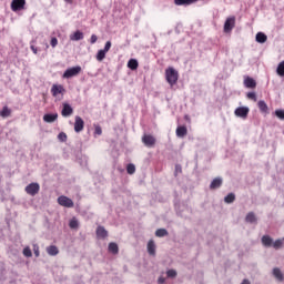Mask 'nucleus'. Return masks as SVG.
Wrapping results in <instances>:
<instances>
[{"instance_id":"nucleus-1","label":"nucleus","mask_w":284,"mask_h":284,"mask_svg":"<svg viewBox=\"0 0 284 284\" xmlns=\"http://www.w3.org/2000/svg\"><path fill=\"white\" fill-rule=\"evenodd\" d=\"M165 79L170 85H176V81H179V71L173 67H169L165 70Z\"/></svg>"},{"instance_id":"nucleus-2","label":"nucleus","mask_w":284,"mask_h":284,"mask_svg":"<svg viewBox=\"0 0 284 284\" xmlns=\"http://www.w3.org/2000/svg\"><path fill=\"white\" fill-rule=\"evenodd\" d=\"M40 190L41 185H39L37 182L30 183L24 187V191L29 194V196H37Z\"/></svg>"},{"instance_id":"nucleus-3","label":"nucleus","mask_w":284,"mask_h":284,"mask_svg":"<svg viewBox=\"0 0 284 284\" xmlns=\"http://www.w3.org/2000/svg\"><path fill=\"white\" fill-rule=\"evenodd\" d=\"M78 74H81V67H79V65L67 69L64 71L62 78L63 79H72V77H78Z\"/></svg>"},{"instance_id":"nucleus-4","label":"nucleus","mask_w":284,"mask_h":284,"mask_svg":"<svg viewBox=\"0 0 284 284\" xmlns=\"http://www.w3.org/2000/svg\"><path fill=\"white\" fill-rule=\"evenodd\" d=\"M11 10L12 12H21V10H26V0H12Z\"/></svg>"},{"instance_id":"nucleus-5","label":"nucleus","mask_w":284,"mask_h":284,"mask_svg":"<svg viewBox=\"0 0 284 284\" xmlns=\"http://www.w3.org/2000/svg\"><path fill=\"white\" fill-rule=\"evenodd\" d=\"M58 203L62 207H74V202L72 201V199H70V197H68L65 195L59 196L58 197Z\"/></svg>"},{"instance_id":"nucleus-6","label":"nucleus","mask_w":284,"mask_h":284,"mask_svg":"<svg viewBox=\"0 0 284 284\" xmlns=\"http://www.w3.org/2000/svg\"><path fill=\"white\" fill-rule=\"evenodd\" d=\"M142 143H144L146 148H154V145H156V139L153 135L144 134L142 136Z\"/></svg>"},{"instance_id":"nucleus-7","label":"nucleus","mask_w":284,"mask_h":284,"mask_svg":"<svg viewBox=\"0 0 284 284\" xmlns=\"http://www.w3.org/2000/svg\"><path fill=\"white\" fill-rule=\"evenodd\" d=\"M236 24V18H227L226 22L224 23V33H232L233 29Z\"/></svg>"},{"instance_id":"nucleus-8","label":"nucleus","mask_w":284,"mask_h":284,"mask_svg":"<svg viewBox=\"0 0 284 284\" xmlns=\"http://www.w3.org/2000/svg\"><path fill=\"white\" fill-rule=\"evenodd\" d=\"M248 113H250L248 106H239L237 109H235V115L237 118H242L243 120H246V118L248 116Z\"/></svg>"},{"instance_id":"nucleus-9","label":"nucleus","mask_w":284,"mask_h":284,"mask_svg":"<svg viewBox=\"0 0 284 284\" xmlns=\"http://www.w3.org/2000/svg\"><path fill=\"white\" fill-rule=\"evenodd\" d=\"M83 128H85V122L81 116L77 115L74 122V132H83Z\"/></svg>"},{"instance_id":"nucleus-10","label":"nucleus","mask_w":284,"mask_h":284,"mask_svg":"<svg viewBox=\"0 0 284 284\" xmlns=\"http://www.w3.org/2000/svg\"><path fill=\"white\" fill-rule=\"evenodd\" d=\"M65 92V89L61 84H53L51 88L52 97H59V94H63Z\"/></svg>"},{"instance_id":"nucleus-11","label":"nucleus","mask_w":284,"mask_h":284,"mask_svg":"<svg viewBox=\"0 0 284 284\" xmlns=\"http://www.w3.org/2000/svg\"><path fill=\"white\" fill-rule=\"evenodd\" d=\"M74 113V109L69 103H63V108L61 111L62 116H72Z\"/></svg>"},{"instance_id":"nucleus-12","label":"nucleus","mask_w":284,"mask_h":284,"mask_svg":"<svg viewBox=\"0 0 284 284\" xmlns=\"http://www.w3.org/2000/svg\"><path fill=\"white\" fill-rule=\"evenodd\" d=\"M59 119V113H47L43 115L44 123H54Z\"/></svg>"},{"instance_id":"nucleus-13","label":"nucleus","mask_w":284,"mask_h":284,"mask_svg":"<svg viewBox=\"0 0 284 284\" xmlns=\"http://www.w3.org/2000/svg\"><path fill=\"white\" fill-rule=\"evenodd\" d=\"M95 234L98 239H108V230L104 226H98Z\"/></svg>"},{"instance_id":"nucleus-14","label":"nucleus","mask_w":284,"mask_h":284,"mask_svg":"<svg viewBox=\"0 0 284 284\" xmlns=\"http://www.w3.org/2000/svg\"><path fill=\"white\" fill-rule=\"evenodd\" d=\"M148 253L151 256H154L156 254V244L154 243V240H150L148 242Z\"/></svg>"},{"instance_id":"nucleus-15","label":"nucleus","mask_w":284,"mask_h":284,"mask_svg":"<svg viewBox=\"0 0 284 284\" xmlns=\"http://www.w3.org/2000/svg\"><path fill=\"white\" fill-rule=\"evenodd\" d=\"M256 82L255 80H253V78H245L244 79V87H246V89H256Z\"/></svg>"},{"instance_id":"nucleus-16","label":"nucleus","mask_w":284,"mask_h":284,"mask_svg":"<svg viewBox=\"0 0 284 284\" xmlns=\"http://www.w3.org/2000/svg\"><path fill=\"white\" fill-rule=\"evenodd\" d=\"M175 133H176V136H179V139H183V136H187V128L178 126Z\"/></svg>"},{"instance_id":"nucleus-17","label":"nucleus","mask_w":284,"mask_h":284,"mask_svg":"<svg viewBox=\"0 0 284 284\" xmlns=\"http://www.w3.org/2000/svg\"><path fill=\"white\" fill-rule=\"evenodd\" d=\"M47 254H49V256H57V254H59V247H57V245L48 246Z\"/></svg>"},{"instance_id":"nucleus-18","label":"nucleus","mask_w":284,"mask_h":284,"mask_svg":"<svg viewBox=\"0 0 284 284\" xmlns=\"http://www.w3.org/2000/svg\"><path fill=\"white\" fill-rule=\"evenodd\" d=\"M199 0H174L175 6H192V3H196Z\"/></svg>"},{"instance_id":"nucleus-19","label":"nucleus","mask_w":284,"mask_h":284,"mask_svg":"<svg viewBox=\"0 0 284 284\" xmlns=\"http://www.w3.org/2000/svg\"><path fill=\"white\" fill-rule=\"evenodd\" d=\"M255 40L260 44H264L265 42H267V36L265 33H262V32L256 33Z\"/></svg>"},{"instance_id":"nucleus-20","label":"nucleus","mask_w":284,"mask_h":284,"mask_svg":"<svg viewBox=\"0 0 284 284\" xmlns=\"http://www.w3.org/2000/svg\"><path fill=\"white\" fill-rule=\"evenodd\" d=\"M71 41H81L83 40V32L81 31H75L73 34L70 36Z\"/></svg>"},{"instance_id":"nucleus-21","label":"nucleus","mask_w":284,"mask_h":284,"mask_svg":"<svg viewBox=\"0 0 284 284\" xmlns=\"http://www.w3.org/2000/svg\"><path fill=\"white\" fill-rule=\"evenodd\" d=\"M257 106L262 113H268V106L264 100H260Z\"/></svg>"},{"instance_id":"nucleus-22","label":"nucleus","mask_w":284,"mask_h":284,"mask_svg":"<svg viewBox=\"0 0 284 284\" xmlns=\"http://www.w3.org/2000/svg\"><path fill=\"white\" fill-rule=\"evenodd\" d=\"M109 252L114 255L119 254V244L114 242L109 243Z\"/></svg>"},{"instance_id":"nucleus-23","label":"nucleus","mask_w":284,"mask_h":284,"mask_svg":"<svg viewBox=\"0 0 284 284\" xmlns=\"http://www.w3.org/2000/svg\"><path fill=\"white\" fill-rule=\"evenodd\" d=\"M262 244H263V246H272L273 237H270V235H263L262 236Z\"/></svg>"},{"instance_id":"nucleus-24","label":"nucleus","mask_w":284,"mask_h":284,"mask_svg":"<svg viewBox=\"0 0 284 284\" xmlns=\"http://www.w3.org/2000/svg\"><path fill=\"white\" fill-rule=\"evenodd\" d=\"M273 275H274V277H276V280H278L280 282H283L284 275H283L281 268H273Z\"/></svg>"},{"instance_id":"nucleus-25","label":"nucleus","mask_w":284,"mask_h":284,"mask_svg":"<svg viewBox=\"0 0 284 284\" xmlns=\"http://www.w3.org/2000/svg\"><path fill=\"white\" fill-rule=\"evenodd\" d=\"M128 68H130V70H136L139 68V61H136V59H130Z\"/></svg>"},{"instance_id":"nucleus-26","label":"nucleus","mask_w":284,"mask_h":284,"mask_svg":"<svg viewBox=\"0 0 284 284\" xmlns=\"http://www.w3.org/2000/svg\"><path fill=\"white\" fill-rule=\"evenodd\" d=\"M245 221L253 224L254 222H257V217H256L255 213L250 212V213H247Z\"/></svg>"},{"instance_id":"nucleus-27","label":"nucleus","mask_w":284,"mask_h":284,"mask_svg":"<svg viewBox=\"0 0 284 284\" xmlns=\"http://www.w3.org/2000/svg\"><path fill=\"white\" fill-rule=\"evenodd\" d=\"M11 112L12 111L8 106H3V109L0 111V116H2L3 119H8Z\"/></svg>"},{"instance_id":"nucleus-28","label":"nucleus","mask_w":284,"mask_h":284,"mask_svg":"<svg viewBox=\"0 0 284 284\" xmlns=\"http://www.w3.org/2000/svg\"><path fill=\"white\" fill-rule=\"evenodd\" d=\"M168 230L165 229H158L155 231V236H158V239H163V236H168Z\"/></svg>"},{"instance_id":"nucleus-29","label":"nucleus","mask_w":284,"mask_h":284,"mask_svg":"<svg viewBox=\"0 0 284 284\" xmlns=\"http://www.w3.org/2000/svg\"><path fill=\"white\" fill-rule=\"evenodd\" d=\"M69 227L71 230H77L79 229V220L73 217L70 222H69Z\"/></svg>"},{"instance_id":"nucleus-30","label":"nucleus","mask_w":284,"mask_h":284,"mask_svg":"<svg viewBox=\"0 0 284 284\" xmlns=\"http://www.w3.org/2000/svg\"><path fill=\"white\" fill-rule=\"evenodd\" d=\"M236 196L234 193H229V195H226V197H224V202H226V204H232V202H235Z\"/></svg>"},{"instance_id":"nucleus-31","label":"nucleus","mask_w":284,"mask_h":284,"mask_svg":"<svg viewBox=\"0 0 284 284\" xmlns=\"http://www.w3.org/2000/svg\"><path fill=\"white\" fill-rule=\"evenodd\" d=\"M105 54H108L106 51L103 49L99 50L97 53V61H103V59H105Z\"/></svg>"},{"instance_id":"nucleus-32","label":"nucleus","mask_w":284,"mask_h":284,"mask_svg":"<svg viewBox=\"0 0 284 284\" xmlns=\"http://www.w3.org/2000/svg\"><path fill=\"white\" fill-rule=\"evenodd\" d=\"M23 256H26L27 258L32 257V250H30V246H26L22 251Z\"/></svg>"},{"instance_id":"nucleus-33","label":"nucleus","mask_w":284,"mask_h":284,"mask_svg":"<svg viewBox=\"0 0 284 284\" xmlns=\"http://www.w3.org/2000/svg\"><path fill=\"white\" fill-rule=\"evenodd\" d=\"M176 275H178L176 270L171 268L166 271L168 278H176Z\"/></svg>"},{"instance_id":"nucleus-34","label":"nucleus","mask_w":284,"mask_h":284,"mask_svg":"<svg viewBox=\"0 0 284 284\" xmlns=\"http://www.w3.org/2000/svg\"><path fill=\"white\" fill-rule=\"evenodd\" d=\"M277 75L284 77V62H280L276 69Z\"/></svg>"},{"instance_id":"nucleus-35","label":"nucleus","mask_w":284,"mask_h":284,"mask_svg":"<svg viewBox=\"0 0 284 284\" xmlns=\"http://www.w3.org/2000/svg\"><path fill=\"white\" fill-rule=\"evenodd\" d=\"M126 172H128V174H134V172H136V166L132 163L128 164Z\"/></svg>"},{"instance_id":"nucleus-36","label":"nucleus","mask_w":284,"mask_h":284,"mask_svg":"<svg viewBox=\"0 0 284 284\" xmlns=\"http://www.w3.org/2000/svg\"><path fill=\"white\" fill-rule=\"evenodd\" d=\"M103 134V130L101 125H94V136H101Z\"/></svg>"},{"instance_id":"nucleus-37","label":"nucleus","mask_w":284,"mask_h":284,"mask_svg":"<svg viewBox=\"0 0 284 284\" xmlns=\"http://www.w3.org/2000/svg\"><path fill=\"white\" fill-rule=\"evenodd\" d=\"M58 139L62 143H65V141H68V134H65L64 132H61V133L58 134Z\"/></svg>"},{"instance_id":"nucleus-38","label":"nucleus","mask_w":284,"mask_h":284,"mask_svg":"<svg viewBox=\"0 0 284 284\" xmlns=\"http://www.w3.org/2000/svg\"><path fill=\"white\" fill-rule=\"evenodd\" d=\"M275 115L276 118H278L280 120H284V110L283 109H277L275 111Z\"/></svg>"},{"instance_id":"nucleus-39","label":"nucleus","mask_w":284,"mask_h":284,"mask_svg":"<svg viewBox=\"0 0 284 284\" xmlns=\"http://www.w3.org/2000/svg\"><path fill=\"white\" fill-rule=\"evenodd\" d=\"M247 99L253 100V102H257V95L254 92L247 93Z\"/></svg>"},{"instance_id":"nucleus-40","label":"nucleus","mask_w":284,"mask_h":284,"mask_svg":"<svg viewBox=\"0 0 284 284\" xmlns=\"http://www.w3.org/2000/svg\"><path fill=\"white\" fill-rule=\"evenodd\" d=\"M183 172V168L181 166V164H176L175 165V176H179V174H181Z\"/></svg>"},{"instance_id":"nucleus-41","label":"nucleus","mask_w":284,"mask_h":284,"mask_svg":"<svg viewBox=\"0 0 284 284\" xmlns=\"http://www.w3.org/2000/svg\"><path fill=\"white\" fill-rule=\"evenodd\" d=\"M283 246V242L282 240H276L275 242H273V247L274 248H281Z\"/></svg>"},{"instance_id":"nucleus-42","label":"nucleus","mask_w":284,"mask_h":284,"mask_svg":"<svg viewBox=\"0 0 284 284\" xmlns=\"http://www.w3.org/2000/svg\"><path fill=\"white\" fill-rule=\"evenodd\" d=\"M110 48H112V42L111 41H106L104 49H102L104 52H110Z\"/></svg>"},{"instance_id":"nucleus-43","label":"nucleus","mask_w":284,"mask_h":284,"mask_svg":"<svg viewBox=\"0 0 284 284\" xmlns=\"http://www.w3.org/2000/svg\"><path fill=\"white\" fill-rule=\"evenodd\" d=\"M33 254L37 258H39V255H40L39 245H37V244L33 245Z\"/></svg>"},{"instance_id":"nucleus-44","label":"nucleus","mask_w":284,"mask_h":284,"mask_svg":"<svg viewBox=\"0 0 284 284\" xmlns=\"http://www.w3.org/2000/svg\"><path fill=\"white\" fill-rule=\"evenodd\" d=\"M50 43L52 48H57V45H59V40L57 38H52Z\"/></svg>"},{"instance_id":"nucleus-45","label":"nucleus","mask_w":284,"mask_h":284,"mask_svg":"<svg viewBox=\"0 0 284 284\" xmlns=\"http://www.w3.org/2000/svg\"><path fill=\"white\" fill-rule=\"evenodd\" d=\"M223 180L221 178H215V189H219L222 184Z\"/></svg>"},{"instance_id":"nucleus-46","label":"nucleus","mask_w":284,"mask_h":284,"mask_svg":"<svg viewBox=\"0 0 284 284\" xmlns=\"http://www.w3.org/2000/svg\"><path fill=\"white\" fill-rule=\"evenodd\" d=\"M97 41H99V37H97V34H92L90 42L94 44Z\"/></svg>"},{"instance_id":"nucleus-47","label":"nucleus","mask_w":284,"mask_h":284,"mask_svg":"<svg viewBox=\"0 0 284 284\" xmlns=\"http://www.w3.org/2000/svg\"><path fill=\"white\" fill-rule=\"evenodd\" d=\"M158 283H159V284L165 283V277H159V278H158Z\"/></svg>"},{"instance_id":"nucleus-48","label":"nucleus","mask_w":284,"mask_h":284,"mask_svg":"<svg viewBox=\"0 0 284 284\" xmlns=\"http://www.w3.org/2000/svg\"><path fill=\"white\" fill-rule=\"evenodd\" d=\"M241 284H251L250 280H243Z\"/></svg>"},{"instance_id":"nucleus-49","label":"nucleus","mask_w":284,"mask_h":284,"mask_svg":"<svg viewBox=\"0 0 284 284\" xmlns=\"http://www.w3.org/2000/svg\"><path fill=\"white\" fill-rule=\"evenodd\" d=\"M31 50L34 54H37V48H34V45H31Z\"/></svg>"},{"instance_id":"nucleus-50","label":"nucleus","mask_w":284,"mask_h":284,"mask_svg":"<svg viewBox=\"0 0 284 284\" xmlns=\"http://www.w3.org/2000/svg\"><path fill=\"white\" fill-rule=\"evenodd\" d=\"M210 189H211V190H214V180L211 182Z\"/></svg>"},{"instance_id":"nucleus-51","label":"nucleus","mask_w":284,"mask_h":284,"mask_svg":"<svg viewBox=\"0 0 284 284\" xmlns=\"http://www.w3.org/2000/svg\"><path fill=\"white\" fill-rule=\"evenodd\" d=\"M67 3H73L74 0H64Z\"/></svg>"}]
</instances>
